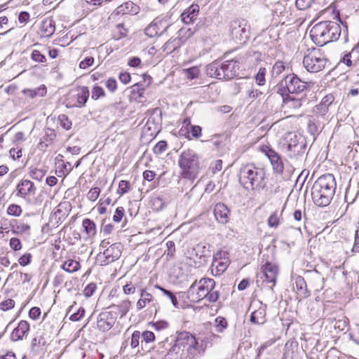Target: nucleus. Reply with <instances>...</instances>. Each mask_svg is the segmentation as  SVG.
Instances as JSON below:
<instances>
[{
	"mask_svg": "<svg viewBox=\"0 0 359 359\" xmlns=\"http://www.w3.org/2000/svg\"><path fill=\"white\" fill-rule=\"evenodd\" d=\"M337 188L335 178L332 174L320 176L311 188L313 203L319 207H326L331 203Z\"/></svg>",
	"mask_w": 359,
	"mask_h": 359,
	"instance_id": "f257e3e1",
	"label": "nucleus"
},
{
	"mask_svg": "<svg viewBox=\"0 0 359 359\" xmlns=\"http://www.w3.org/2000/svg\"><path fill=\"white\" fill-rule=\"evenodd\" d=\"M239 182L245 189L260 191L267 184L265 170L253 164L245 165L240 169Z\"/></svg>",
	"mask_w": 359,
	"mask_h": 359,
	"instance_id": "f03ea898",
	"label": "nucleus"
},
{
	"mask_svg": "<svg viewBox=\"0 0 359 359\" xmlns=\"http://www.w3.org/2000/svg\"><path fill=\"white\" fill-rule=\"evenodd\" d=\"M215 282L212 278H203L195 281L187 290V297L191 302H198L206 299L208 302H215L219 298V292L215 290Z\"/></svg>",
	"mask_w": 359,
	"mask_h": 359,
	"instance_id": "7ed1b4c3",
	"label": "nucleus"
},
{
	"mask_svg": "<svg viewBox=\"0 0 359 359\" xmlns=\"http://www.w3.org/2000/svg\"><path fill=\"white\" fill-rule=\"evenodd\" d=\"M341 32V27L337 22L323 21L312 27L310 36L316 44L323 46L330 42L338 40Z\"/></svg>",
	"mask_w": 359,
	"mask_h": 359,
	"instance_id": "20e7f679",
	"label": "nucleus"
},
{
	"mask_svg": "<svg viewBox=\"0 0 359 359\" xmlns=\"http://www.w3.org/2000/svg\"><path fill=\"white\" fill-rule=\"evenodd\" d=\"M178 165L182 178L194 180L197 177L201 167L199 156L195 151L191 149L182 151L179 156Z\"/></svg>",
	"mask_w": 359,
	"mask_h": 359,
	"instance_id": "39448f33",
	"label": "nucleus"
},
{
	"mask_svg": "<svg viewBox=\"0 0 359 359\" xmlns=\"http://www.w3.org/2000/svg\"><path fill=\"white\" fill-rule=\"evenodd\" d=\"M239 66L236 60H227L224 62H213L206 67L207 74L218 79L229 80L234 78L238 73Z\"/></svg>",
	"mask_w": 359,
	"mask_h": 359,
	"instance_id": "423d86ee",
	"label": "nucleus"
},
{
	"mask_svg": "<svg viewBox=\"0 0 359 359\" xmlns=\"http://www.w3.org/2000/svg\"><path fill=\"white\" fill-rule=\"evenodd\" d=\"M328 63L326 55L319 48L308 49L303 59L304 67L312 73L323 71Z\"/></svg>",
	"mask_w": 359,
	"mask_h": 359,
	"instance_id": "0eeeda50",
	"label": "nucleus"
},
{
	"mask_svg": "<svg viewBox=\"0 0 359 359\" xmlns=\"http://www.w3.org/2000/svg\"><path fill=\"white\" fill-rule=\"evenodd\" d=\"M306 88V84L302 81L296 74H291L287 75L278 83V93L283 97L285 95H300Z\"/></svg>",
	"mask_w": 359,
	"mask_h": 359,
	"instance_id": "6e6552de",
	"label": "nucleus"
},
{
	"mask_svg": "<svg viewBox=\"0 0 359 359\" xmlns=\"http://www.w3.org/2000/svg\"><path fill=\"white\" fill-rule=\"evenodd\" d=\"M179 335L182 340L184 359H196L204 352V348L198 345V342L192 334L189 332H182Z\"/></svg>",
	"mask_w": 359,
	"mask_h": 359,
	"instance_id": "1a4fd4ad",
	"label": "nucleus"
},
{
	"mask_svg": "<svg viewBox=\"0 0 359 359\" xmlns=\"http://www.w3.org/2000/svg\"><path fill=\"white\" fill-rule=\"evenodd\" d=\"M229 258L226 251H218L213 257L211 265V271L214 276L223 273L229 264Z\"/></svg>",
	"mask_w": 359,
	"mask_h": 359,
	"instance_id": "9d476101",
	"label": "nucleus"
},
{
	"mask_svg": "<svg viewBox=\"0 0 359 359\" xmlns=\"http://www.w3.org/2000/svg\"><path fill=\"white\" fill-rule=\"evenodd\" d=\"M262 276L261 278H264L263 282H266V283H271L272 285L269 286L271 289L276 285L277 276L278 274V266L272 262H266L262 266Z\"/></svg>",
	"mask_w": 359,
	"mask_h": 359,
	"instance_id": "9b49d317",
	"label": "nucleus"
},
{
	"mask_svg": "<svg viewBox=\"0 0 359 359\" xmlns=\"http://www.w3.org/2000/svg\"><path fill=\"white\" fill-rule=\"evenodd\" d=\"M71 210V204L68 201L61 202L56 206L50 217V222L53 223L54 225H58L61 223L69 215Z\"/></svg>",
	"mask_w": 359,
	"mask_h": 359,
	"instance_id": "f8f14e48",
	"label": "nucleus"
},
{
	"mask_svg": "<svg viewBox=\"0 0 359 359\" xmlns=\"http://www.w3.org/2000/svg\"><path fill=\"white\" fill-rule=\"evenodd\" d=\"M231 34L233 39L245 42L249 39V29L245 20L234 21L231 24Z\"/></svg>",
	"mask_w": 359,
	"mask_h": 359,
	"instance_id": "ddd939ff",
	"label": "nucleus"
},
{
	"mask_svg": "<svg viewBox=\"0 0 359 359\" xmlns=\"http://www.w3.org/2000/svg\"><path fill=\"white\" fill-rule=\"evenodd\" d=\"M140 299L136 303V308L137 311L142 310L147 306V304H152L156 312L160 308L159 306L155 302V299L149 292V290L145 287L139 288Z\"/></svg>",
	"mask_w": 359,
	"mask_h": 359,
	"instance_id": "4468645a",
	"label": "nucleus"
},
{
	"mask_svg": "<svg viewBox=\"0 0 359 359\" xmlns=\"http://www.w3.org/2000/svg\"><path fill=\"white\" fill-rule=\"evenodd\" d=\"M36 191V188L32 181L23 179L17 184L16 196L27 198L34 196Z\"/></svg>",
	"mask_w": 359,
	"mask_h": 359,
	"instance_id": "2eb2a0df",
	"label": "nucleus"
},
{
	"mask_svg": "<svg viewBox=\"0 0 359 359\" xmlns=\"http://www.w3.org/2000/svg\"><path fill=\"white\" fill-rule=\"evenodd\" d=\"M116 318L110 312H102L99 315L97 321V328L102 331H109L114 326Z\"/></svg>",
	"mask_w": 359,
	"mask_h": 359,
	"instance_id": "dca6fc26",
	"label": "nucleus"
},
{
	"mask_svg": "<svg viewBox=\"0 0 359 359\" xmlns=\"http://www.w3.org/2000/svg\"><path fill=\"white\" fill-rule=\"evenodd\" d=\"M262 151L270 160L273 170L276 173H281L283 170V163L278 153L275 150L268 147L263 148Z\"/></svg>",
	"mask_w": 359,
	"mask_h": 359,
	"instance_id": "f3484780",
	"label": "nucleus"
},
{
	"mask_svg": "<svg viewBox=\"0 0 359 359\" xmlns=\"http://www.w3.org/2000/svg\"><path fill=\"white\" fill-rule=\"evenodd\" d=\"M182 337L177 336L173 346L169 349L163 359H184V348Z\"/></svg>",
	"mask_w": 359,
	"mask_h": 359,
	"instance_id": "a211bd4d",
	"label": "nucleus"
},
{
	"mask_svg": "<svg viewBox=\"0 0 359 359\" xmlns=\"http://www.w3.org/2000/svg\"><path fill=\"white\" fill-rule=\"evenodd\" d=\"M198 13L199 6L198 4H192L181 14V20L185 24L193 23L196 19Z\"/></svg>",
	"mask_w": 359,
	"mask_h": 359,
	"instance_id": "6ab92c4d",
	"label": "nucleus"
},
{
	"mask_svg": "<svg viewBox=\"0 0 359 359\" xmlns=\"http://www.w3.org/2000/svg\"><path fill=\"white\" fill-rule=\"evenodd\" d=\"M229 210L224 203H217L214 208V215L221 224H226L229 221Z\"/></svg>",
	"mask_w": 359,
	"mask_h": 359,
	"instance_id": "aec40b11",
	"label": "nucleus"
},
{
	"mask_svg": "<svg viewBox=\"0 0 359 359\" xmlns=\"http://www.w3.org/2000/svg\"><path fill=\"white\" fill-rule=\"evenodd\" d=\"M29 330V324L25 320H21L16 328L11 333V338L13 341H18L28 333Z\"/></svg>",
	"mask_w": 359,
	"mask_h": 359,
	"instance_id": "412c9836",
	"label": "nucleus"
},
{
	"mask_svg": "<svg viewBox=\"0 0 359 359\" xmlns=\"http://www.w3.org/2000/svg\"><path fill=\"white\" fill-rule=\"evenodd\" d=\"M121 255L120 246L118 244H113L107 248L103 252L105 257V262L110 263L118 259Z\"/></svg>",
	"mask_w": 359,
	"mask_h": 359,
	"instance_id": "4be33fe9",
	"label": "nucleus"
},
{
	"mask_svg": "<svg viewBox=\"0 0 359 359\" xmlns=\"http://www.w3.org/2000/svg\"><path fill=\"white\" fill-rule=\"evenodd\" d=\"M300 141L297 145L294 147V149H292L288 151V156L291 158L298 159L299 157H302L306 152V141L304 137H299Z\"/></svg>",
	"mask_w": 359,
	"mask_h": 359,
	"instance_id": "5701e85b",
	"label": "nucleus"
},
{
	"mask_svg": "<svg viewBox=\"0 0 359 359\" xmlns=\"http://www.w3.org/2000/svg\"><path fill=\"white\" fill-rule=\"evenodd\" d=\"M250 321L254 324L263 325L266 322V306L261 305L254 311L250 316Z\"/></svg>",
	"mask_w": 359,
	"mask_h": 359,
	"instance_id": "b1692460",
	"label": "nucleus"
},
{
	"mask_svg": "<svg viewBox=\"0 0 359 359\" xmlns=\"http://www.w3.org/2000/svg\"><path fill=\"white\" fill-rule=\"evenodd\" d=\"M184 43V41L180 37L170 39L163 46V50L167 53H171L180 48Z\"/></svg>",
	"mask_w": 359,
	"mask_h": 359,
	"instance_id": "393cba45",
	"label": "nucleus"
},
{
	"mask_svg": "<svg viewBox=\"0 0 359 359\" xmlns=\"http://www.w3.org/2000/svg\"><path fill=\"white\" fill-rule=\"evenodd\" d=\"M296 95H285L283 102L287 108L299 109L301 107L303 101V97H297Z\"/></svg>",
	"mask_w": 359,
	"mask_h": 359,
	"instance_id": "a878e982",
	"label": "nucleus"
},
{
	"mask_svg": "<svg viewBox=\"0 0 359 359\" xmlns=\"http://www.w3.org/2000/svg\"><path fill=\"white\" fill-rule=\"evenodd\" d=\"M89 95L90 93L88 87H80L78 89V93L76 94V104L75 106L78 107H83L88 101Z\"/></svg>",
	"mask_w": 359,
	"mask_h": 359,
	"instance_id": "bb28decb",
	"label": "nucleus"
},
{
	"mask_svg": "<svg viewBox=\"0 0 359 359\" xmlns=\"http://www.w3.org/2000/svg\"><path fill=\"white\" fill-rule=\"evenodd\" d=\"M299 137H304L295 133H288L285 135V140L287 143V152L292 149H294V147L299 144L298 142L300 141Z\"/></svg>",
	"mask_w": 359,
	"mask_h": 359,
	"instance_id": "cd10ccee",
	"label": "nucleus"
},
{
	"mask_svg": "<svg viewBox=\"0 0 359 359\" xmlns=\"http://www.w3.org/2000/svg\"><path fill=\"white\" fill-rule=\"evenodd\" d=\"M55 23L52 19H46L43 21L41 30L43 36H50L55 32Z\"/></svg>",
	"mask_w": 359,
	"mask_h": 359,
	"instance_id": "c85d7f7f",
	"label": "nucleus"
},
{
	"mask_svg": "<svg viewBox=\"0 0 359 359\" xmlns=\"http://www.w3.org/2000/svg\"><path fill=\"white\" fill-rule=\"evenodd\" d=\"M245 86L246 88L247 97L250 100V102H252L256 98L259 97L260 95H262V92L259 90L258 89H256L252 83H245Z\"/></svg>",
	"mask_w": 359,
	"mask_h": 359,
	"instance_id": "c756f323",
	"label": "nucleus"
},
{
	"mask_svg": "<svg viewBox=\"0 0 359 359\" xmlns=\"http://www.w3.org/2000/svg\"><path fill=\"white\" fill-rule=\"evenodd\" d=\"M215 330L217 333H222L227 328L228 323L225 318L218 316L214 322Z\"/></svg>",
	"mask_w": 359,
	"mask_h": 359,
	"instance_id": "7c9ffc66",
	"label": "nucleus"
},
{
	"mask_svg": "<svg viewBox=\"0 0 359 359\" xmlns=\"http://www.w3.org/2000/svg\"><path fill=\"white\" fill-rule=\"evenodd\" d=\"M82 225L85 229V231L90 237H93L95 235L96 226L92 220L90 219H85L83 220Z\"/></svg>",
	"mask_w": 359,
	"mask_h": 359,
	"instance_id": "2f4dec72",
	"label": "nucleus"
},
{
	"mask_svg": "<svg viewBox=\"0 0 359 359\" xmlns=\"http://www.w3.org/2000/svg\"><path fill=\"white\" fill-rule=\"evenodd\" d=\"M62 268L69 273H73L79 269L80 264L77 261L68 259L63 263Z\"/></svg>",
	"mask_w": 359,
	"mask_h": 359,
	"instance_id": "473e14b6",
	"label": "nucleus"
},
{
	"mask_svg": "<svg viewBox=\"0 0 359 359\" xmlns=\"http://www.w3.org/2000/svg\"><path fill=\"white\" fill-rule=\"evenodd\" d=\"M139 288H142V287L130 281L123 286V291L125 294L130 295L133 294L136 290L139 291Z\"/></svg>",
	"mask_w": 359,
	"mask_h": 359,
	"instance_id": "72a5a7b5",
	"label": "nucleus"
},
{
	"mask_svg": "<svg viewBox=\"0 0 359 359\" xmlns=\"http://www.w3.org/2000/svg\"><path fill=\"white\" fill-rule=\"evenodd\" d=\"M295 285L297 291H299L302 294L306 295L307 289L306 282L302 276H298L295 279Z\"/></svg>",
	"mask_w": 359,
	"mask_h": 359,
	"instance_id": "f704fd0d",
	"label": "nucleus"
},
{
	"mask_svg": "<svg viewBox=\"0 0 359 359\" xmlns=\"http://www.w3.org/2000/svg\"><path fill=\"white\" fill-rule=\"evenodd\" d=\"M140 335L141 334L139 331H135L131 336L130 346L132 348H137V353L140 352V349L139 348Z\"/></svg>",
	"mask_w": 359,
	"mask_h": 359,
	"instance_id": "c9c22d12",
	"label": "nucleus"
},
{
	"mask_svg": "<svg viewBox=\"0 0 359 359\" xmlns=\"http://www.w3.org/2000/svg\"><path fill=\"white\" fill-rule=\"evenodd\" d=\"M285 69L284 62L282 61H277L271 69V74L273 76L276 77L279 76Z\"/></svg>",
	"mask_w": 359,
	"mask_h": 359,
	"instance_id": "e433bc0d",
	"label": "nucleus"
},
{
	"mask_svg": "<svg viewBox=\"0 0 359 359\" xmlns=\"http://www.w3.org/2000/svg\"><path fill=\"white\" fill-rule=\"evenodd\" d=\"M8 215L13 217H19L22 212V208L17 204H11L6 210Z\"/></svg>",
	"mask_w": 359,
	"mask_h": 359,
	"instance_id": "4c0bfd02",
	"label": "nucleus"
},
{
	"mask_svg": "<svg viewBox=\"0 0 359 359\" xmlns=\"http://www.w3.org/2000/svg\"><path fill=\"white\" fill-rule=\"evenodd\" d=\"M116 306L118 308V312L121 314V316L123 317L129 311L131 306V302L128 299L124 300Z\"/></svg>",
	"mask_w": 359,
	"mask_h": 359,
	"instance_id": "58836bf2",
	"label": "nucleus"
},
{
	"mask_svg": "<svg viewBox=\"0 0 359 359\" xmlns=\"http://www.w3.org/2000/svg\"><path fill=\"white\" fill-rule=\"evenodd\" d=\"M30 57L33 61L38 63H45L47 60L46 56L38 50H33Z\"/></svg>",
	"mask_w": 359,
	"mask_h": 359,
	"instance_id": "ea45409f",
	"label": "nucleus"
},
{
	"mask_svg": "<svg viewBox=\"0 0 359 359\" xmlns=\"http://www.w3.org/2000/svg\"><path fill=\"white\" fill-rule=\"evenodd\" d=\"M131 189L130 184L128 181L121 180L118 183L117 193L122 196L128 193Z\"/></svg>",
	"mask_w": 359,
	"mask_h": 359,
	"instance_id": "a19ab883",
	"label": "nucleus"
},
{
	"mask_svg": "<svg viewBox=\"0 0 359 359\" xmlns=\"http://www.w3.org/2000/svg\"><path fill=\"white\" fill-rule=\"evenodd\" d=\"M156 288L159 289L160 290L162 291L163 294L165 296H167L171 301L172 305L175 307V308H178V301L177 299V297H175V295L170 290H165L158 285H156Z\"/></svg>",
	"mask_w": 359,
	"mask_h": 359,
	"instance_id": "79ce46f5",
	"label": "nucleus"
},
{
	"mask_svg": "<svg viewBox=\"0 0 359 359\" xmlns=\"http://www.w3.org/2000/svg\"><path fill=\"white\" fill-rule=\"evenodd\" d=\"M151 203H152L154 209H155L158 211L162 210L165 205V203L163 198L160 196L154 197L151 199Z\"/></svg>",
	"mask_w": 359,
	"mask_h": 359,
	"instance_id": "37998d69",
	"label": "nucleus"
},
{
	"mask_svg": "<svg viewBox=\"0 0 359 359\" xmlns=\"http://www.w3.org/2000/svg\"><path fill=\"white\" fill-rule=\"evenodd\" d=\"M46 174V171L43 169L33 168L30 170L29 175L34 180L41 181Z\"/></svg>",
	"mask_w": 359,
	"mask_h": 359,
	"instance_id": "c03bdc74",
	"label": "nucleus"
},
{
	"mask_svg": "<svg viewBox=\"0 0 359 359\" xmlns=\"http://www.w3.org/2000/svg\"><path fill=\"white\" fill-rule=\"evenodd\" d=\"M14 231L17 233H28L30 230V226L24 222H16L15 226H13Z\"/></svg>",
	"mask_w": 359,
	"mask_h": 359,
	"instance_id": "a18cd8bd",
	"label": "nucleus"
},
{
	"mask_svg": "<svg viewBox=\"0 0 359 359\" xmlns=\"http://www.w3.org/2000/svg\"><path fill=\"white\" fill-rule=\"evenodd\" d=\"M92 95L91 98L94 100H98L100 97H104L105 93L104 89L102 87L98 86H95L92 89Z\"/></svg>",
	"mask_w": 359,
	"mask_h": 359,
	"instance_id": "49530a36",
	"label": "nucleus"
},
{
	"mask_svg": "<svg viewBox=\"0 0 359 359\" xmlns=\"http://www.w3.org/2000/svg\"><path fill=\"white\" fill-rule=\"evenodd\" d=\"M142 342H141V346H142V350H143V342H145L146 344H149V343H151L152 341H154L155 339V335L154 334L151 332V331H144L142 332Z\"/></svg>",
	"mask_w": 359,
	"mask_h": 359,
	"instance_id": "de8ad7c7",
	"label": "nucleus"
},
{
	"mask_svg": "<svg viewBox=\"0 0 359 359\" xmlns=\"http://www.w3.org/2000/svg\"><path fill=\"white\" fill-rule=\"evenodd\" d=\"M348 319L344 316L341 319H338L336 320L334 323V327L339 330L340 331H344L348 327Z\"/></svg>",
	"mask_w": 359,
	"mask_h": 359,
	"instance_id": "09e8293b",
	"label": "nucleus"
},
{
	"mask_svg": "<svg viewBox=\"0 0 359 359\" xmlns=\"http://www.w3.org/2000/svg\"><path fill=\"white\" fill-rule=\"evenodd\" d=\"M266 72L265 68H259V72L255 76V81L257 85L262 86L264 84Z\"/></svg>",
	"mask_w": 359,
	"mask_h": 359,
	"instance_id": "8fccbe9b",
	"label": "nucleus"
},
{
	"mask_svg": "<svg viewBox=\"0 0 359 359\" xmlns=\"http://www.w3.org/2000/svg\"><path fill=\"white\" fill-rule=\"evenodd\" d=\"M27 92L28 95H29L31 97H34L38 95L43 97L46 93V88L44 86H43V87H40L34 90H28Z\"/></svg>",
	"mask_w": 359,
	"mask_h": 359,
	"instance_id": "3c124183",
	"label": "nucleus"
},
{
	"mask_svg": "<svg viewBox=\"0 0 359 359\" xmlns=\"http://www.w3.org/2000/svg\"><path fill=\"white\" fill-rule=\"evenodd\" d=\"M168 144L165 141H159L154 147V152L156 154H161L164 152L167 149Z\"/></svg>",
	"mask_w": 359,
	"mask_h": 359,
	"instance_id": "603ef678",
	"label": "nucleus"
},
{
	"mask_svg": "<svg viewBox=\"0 0 359 359\" xmlns=\"http://www.w3.org/2000/svg\"><path fill=\"white\" fill-rule=\"evenodd\" d=\"M328 110L329 108L319 104L313 109V113L318 116H324L327 114Z\"/></svg>",
	"mask_w": 359,
	"mask_h": 359,
	"instance_id": "864d4df0",
	"label": "nucleus"
},
{
	"mask_svg": "<svg viewBox=\"0 0 359 359\" xmlns=\"http://www.w3.org/2000/svg\"><path fill=\"white\" fill-rule=\"evenodd\" d=\"M313 0H296L295 4L298 9L305 10L309 8Z\"/></svg>",
	"mask_w": 359,
	"mask_h": 359,
	"instance_id": "5fc2aeb1",
	"label": "nucleus"
},
{
	"mask_svg": "<svg viewBox=\"0 0 359 359\" xmlns=\"http://www.w3.org/2000/svg\"><path fill=\"white\" fill-rule=\"evenodd\" d=\"M100 193V189L98 187L92 188L87 194V198L91 201H95Z\"/></svg>",
	"mask_w": 359,
	"mask_h": 359,
	"instance_id": "6e6d98bb",
	"label": "nucleus"
},
{
	"mask_svg": "<svg viewBox=\"0 0 359 359\" xmlns=\"http://www.w3.org/2000/svg\"><path fill=\"white\" fill-rule=\"evenodd\" d=\"M199 74V69L194 67L185 70V76L187 79L191 80L197 78Z\"/></svg>",
	"mask_w": 359,
	"mask_h": 359,
	"instance_id": "4d7b16f0",
	"label": "nucleus"
},
{
	"mask_svg": "<svg viewBox=\"0 0 359 359\" xmlns=\"http://www.w3.org/2000/svg\"><path fill=\"white\" fill-rule=\"evenodd\" d=\"M133 3L131 1L126 2L123 5L118 7V13H128L133 12L132 8Z\"/></svg>",
	"mask_w": 359,
	"mask_h": 359,
	"instance_id": "13d9d810",
	"label": "nucleus"
},
{
	"mask_svg": "<svg viewBox=\"0 0 359 359\" xmlns=\"http://www.w3.org/2000/svg\"><path fill=\"white\" fill-rule=\"evenodd\" d=\"M124 215V208L123 207H118L116 209L114 215L113 216V221L117 223L120 222Z\"/></svg>",
	"mask_w": 359,
	"mask_h": 359,
	"instance_id": "bf43d9fd",
	"label": "nucleus"
},
{
	"mask_svg": "<svg viewBox=\"0 0 359 359\" xmlns=\"http://www.w3.org/2000/svg\"><path fill=\"white\" fill-rule=\"evenodd\" d=\"M97 286L94 283H89L84 289L83 294L86 297H91L96 290Z\"/></svg>",
	"mask_w": 359,
	"mask_h": 359,
	"instance_id": "052dcab7",
	"label": "nucleus"
},
{
	"mask_svg": "<svg viewBox=\"0 0 359 359\" xmlns=\"http://www.w3.org/2000/svg\"><path fill=\"white\" fill-rule=\"evenodd\" d=\"M32 257V255L30 253H25L19 258L18 262L22 266H27L30 264Z\"/></svg>",
	"mask_w": 359,
	"mask_h": 359,
	"instance_id": "680f3d73",
	"label": "nucleus"
},
{
	"mask_svg": "<svg viewBox=\"0 0 359 359\" xmlns=\"http://www.w3.org/2000/svg\"><path fill=\"white\" fill-rule=\"evenodd\" d=\"M85 315V309L82 307H80L77 312L72 313L69 319L72 321H79L80 319H81Z\"/></svg>",
	"mask_w": 359,
	"mask_h": 359,
	"instance_id": "e2e57ef3",
	"label": "nucleus"
},
{
	"mask_svg": "<svg viewBox=\"0 0 359 359\" xmlns=\"http://www.w3.org/2000/svg\"><path fill=\"white\" fill-rule=\"evenodd\" d=\"M105 86L111 93H114L117 89V82L114 79L109 78L107 80Z\"/></svg>",
	"mask_w": 359,
	"mask_h": 359,
	"instance_id": "0e129e2a",
	"label": "nucleus"
},
{
	"mask_svg": "<svg viewBox=\"0 0 359 359\" xmlns=\"http://www.w3.org/2000/svg\"><path fill=\"white\" fill-rule=\"evenodd\" d=\"M15 306V302L11 299H8L0 304V309L3 311H8L11 309Z\"/></svg>",
	"mask_w": 359,
	"mask_h": 359,
	"instance_id": "69168bd1",
	"label": "nucleus"
},
{
	"mask_svg": "<svg viewBox=\"0 0 359 359\" xmlns=\"http://www.w3.org/2000/svg\"><path fill=\"white\" fill-rule=\"evenodd\" d=\"M167 250L165 251L164 254L167 257H172L175 252V243L169 241L166 243Z\"/></svg>",
	"mask_w": 359,
	"mask_h": 359,
	"instance_id": "338daca9",
	"label": "nucleus"
},
{
	"mask_svg": "<svg viewBox=\"0 0 359 359\" xmlns=\"http://www.w3.org/2000/svg\"><path fill=\"white\" fill-rule=\"evenodd\" d=\"M352 251L355 252H359V225L358 226L355 232V239Z\"/></svg>",
	"mask_w": 359,
	"mask_h": 359,
	"instance_id": "774afa93",
	"label": "nucleus"
}]
</instances>
